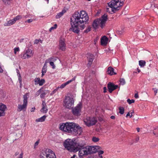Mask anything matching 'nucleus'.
<instances>
[{
    "instance_id": "1",
    "label": "nucleus",
    "mask_w": 158,
    "mask_h": 158,
    "mask_svg": "<svg viewBox=\"0 0 158 158\" xmlns=\"http://www.w3.org/2000/svg\"><path fill=\"white\" fill-rule=\"evenodd\" d=\"M89 20L87 14L83 10L80 12H75L70 19L71 25L70 29L74 33L79 34L80 31L78 25Z\"/></svg>"
},
{
    "instance_id": "2",
    "label": "nucleus",
    "mask_w": 158,
    "mask_h": 158,
    "mask_svg": "<svg viewBox=\"0 0 158 158\" xmlns=\"http://www.w3.org/2000/svg\"><path fill=\"white\" fill-rule=\"evenodd\" d=\"M59 129L65 132L73 134L80 135L82 131L81 127L76 123L67 122L60 125Z\"/></svg>"
},
{
    "instance_id": "3",
    "label": "nucleus",
    "mask_w": 158,
    "mask_h": 158,
    "mask_svg": "<svg viewBox=\"0 0 158 158\" xmlns=\"http://www.w3.org/2000/svg\"><path fill=\"white\" fill-rule=\"evenodd\" d=\"M100 148V147L98 146H85L83 149L80 152L79 158H83L84 156L96 153L97 152V150Z\"/></svg>"
},
{
    "instance_id": "4",
    "label": "nucleus",
    "mask_w": 158,
    "mask_h": 158,
    "mask_svg": "<svg viewBox=\"0 0 158 158\" xmlns=\"http://www.w3.org/2000/svg\"><path fill=\"white\" fill-rule=\"evenodd\" d=\"M125 0H113L108 3L109 7L111 8L112 11L113 13L116 12L118 11L122 6Z\"/></svg>"
},
{
    "instance_id": "5",
    "label": "nucleus",
    "mask_w": 158,
    "mask_h": 158,
    "mask_svg": "<svg viewBox=\"0 0 158 158\" xmlns=\"http://www.w3.org/2000/svg\"><path fill=\"white\" fill-rule=\"evenodd\" d=\"M108 16L106 14H104L101 17V18L98 19L94 20L92 24V26L95 29H97L98 26L102 28L105 26V24L107 20Z\"/></svg>"
},
{
    "instance_id": "6",
    "label": "nucleus",
    "mask_w": 158,
    "mask_h": 158,
    "mask_svg": "<svg viewBox=\"0 0 158 158\" xmlns=\"http://www.w3.org/2000/svg\"><path fill=\"white\" fill-rule=\"evenodd\" d=\"M40 156V158H56L53 152L49 149L43 150Z\"/></svg>"
},
{
    "instance_id": "7",
    "label": "nucleus",
    "mask_w": 158,
    "mask_h": 158,
    "mask_svg": "<svg viewBox=\"0 0 158 158\" xmlns=\"http://www.w3.org/2000/svg\"><path fill=\"white\" fill-rule=\"evenodd\" d=\"M85 143L82 141L74 142L73 152H75L78 151V156L79 157L80 151L83 149L85 146Z\"/></svg>"
},
{
    "instance_id": "8",
    "label": "nucleus",
    "mask_w": 158,
    "mask_h": 158,
    "mask_svg": "<svg viewBox=\"0 0 158 158\" xmlns=\"http://www.w3.org/2000/svg\"><path fill=\"white\" fill-rule=\"evenodd\" d=\"M64 106L68 109L72 108L74 105V100L73 98L69 96L65 97L64 100Z\"/></svg>"
},
{
    "instance_id": "9",
    "label": "nucleus",
    "mask_w": 158,
    "mask_h": 158,
    "mask_svg": "<svg viewBox=\"0 0 158 158\" xmlns=\"http://www.w3.org/2000/svg\"><path fill=\"white\" fill-rule=\"evenodd\" d=\"M28 94L26 93L23 96V102L22 105H18L17 110L19 112H20L23 110L25 111L27 108V103Z\"/></svg>"
},
{
    "instance_id": "10",
    "label": "nucleus",
    "mask_w": 158,
    "mask_h": 158,
    "mask_svg": "<svg viewBox=\"0 0 158 158\" xmlns=\"http://www.w3.org/2000/svg\"><path fill=\"white\" fill-rule=\"evenodd\" d=\"M97 119L94 117H87L84 120L85 124L88 127L95 125L97 122Z\"/></svg>"
},
{
    "instance_id": "11",
    "label": "nucleus",
    "mask_w": 158,
    "mask_h": 158,
    "mask_svg": "<svg viewBox=\"0 0 158 158\" xmlns=\"http://www.w3.org/2000/svg\"><path fill=\"white\" fill-rule=\"evenodd\" d=\"M74 142L70 139H66L64 143L65 148L68 150L73 152Z\"/></svg>"
},
{
    "instance_id": "12",
    "label": "nucleus",
    "mask_w": 158,
    "mask_h": 158,
    "mask_svg": "<svg viewBox=\"0 0 158 158\" xmlns=\"http://www.w3.org/2000/svg\"><path fill=\"white\" fill-rule=\"evenodd\" d=\"M33 55L32 51L30 49H28L25 50L23 54L20 55L21 57L23 59H28L31 57Z\"/></svg>"
},
{
    "instance_id": "13",
    "label": "nucleus",
    "mask_w": 158,
    "mask_h": 158,
    "mask_svg": "<svg viewBox=\"0 0 158 158\" xmlns=\"http://www.w3.org/2000/svg\"><path fill=\"white\" fill-rule=\"evenodd\" d=\"M81 104H78L74 108H72V112L73 114L75 116H78L81 115Z\"/></svg>"
},
{
    "instance_id": "14",
    "label": "nucleus",
    "mask_w": 158,
    "mask_h": 158,
    "mask_svg": "<svg viewBox=\"0 0 158 158\" xmlns=\"http://www.w3.org/2000/svg\"><path fill=\"white\" fill-rule=\"evenodd\" d=\"M118 87V85H115L112 83L109 82L107 84V88L110 93H111L113 91L117 89Z\"/></svg>"
},
{
    "instance_id": "15",
    "label": "nucleus",
    "mask_w": 158,
    "mask_h": 158,
    "mask_svg": "<svg viewBox=\"0 0 158 158\" xmlns=\"http://www.w3.org/2000/svg\"><path fill=\"white\" fill-rule=\"evenodd\" d=\"M59 43V49L62 51H64L66 48V44L64 39L61 38Z\"/></svg>"
},
{
    "instance_id": "16",
    "label": "nucleus",
    "mask_w": 158,
    "mask_h": 158,
    "mask_svg": "<svg viewBox=\"0 0 158 158\" xmlns=\"http://www.w3.org/2000/svg\"><path fill=\"white\" fill-rule=\"evenodd\" d=\"M6 109V105L2 103H0V117L5 115V111Z\"/></svg>"
},
{
    "instance_id": "17",
    "label": "nucleus",
    "mask_w": 158,
    "mask_h": 158,
    "mask_svg": "<svg viewBox=\"0 0 158 158\" xmlns=\"http://www.w3.org/2000/svg\"><path fill=\"white\" fill-rule=\"evenodd\" d=\"M87 57L88 59V63L87 64V66L88 67H89L92 64L94 59V56L93 54H88Z\"/></svg>"
},
{
    "instance_id": "18",
    "label": "nucleus",
    "mask_w": 158,
    "mask_h": 158,
    "mask_svg": "<svg viewBox=\"0 0 158 158\" xmlns=\"http://www.w3.org/2000/svg\"><path fill=\"white\" fill-rule=\"evenodd\" d=\"M34 81L35 85L39 84L40 86L43 85L45 82L44 79H42L40 80V79L39 78H36Z\"/></svg>"
},
{
    "instance_id": "19",
    "label": "nucleus",
    "mask_w": 158,
    "mask_h": 158,
    "mask_svg": "<svg viewBox=\"0 0 158 158\" xmlns=\"http://www.w3.org/2000/svg\"><path fill=\"white\" fill-rule=\"evenodd\" d=\"M42 108L40 110L41 112L46 113L48 111L47 107L45 102L44 101H43L42 104Z\"/></svg>"
},
{
    "instance_id": "20",
    "label": "nucleus",
    "mask_w": 158,
    "mask_h": 158,
    "mask_svg": "<svg viewBox=\"0 0 158 158\" xmlns=\"http://www.w3.org/2000/svg\"><path fill=\"white\" fill-rule=\"evenodd\" d=\"M108 40V38L106 36H104L101 39V43L102 45H106Z\"/></svg>"
},
{
    "instance_id": "21",
    "label": "nucleus",
    "mask_w": 158,
    "mask_h": 158,
    "mask_svg": "<svg viewBox=\"0 0 158 158\" xmlns=\"http://www.w3.org/2000/svg\"><path fill=\"white\" fill-rule=\"evenodd\" d=\"M107 73L110 75H115L116 73L114 71V69L111 67H109L108 68L107 71Z\"/></svg>"
},
{
    "instance_id": "22",
    "label": "nucleus",
    "mask_w": 158,
    "mask_h": 158,
    "mask_svg": "<svg viewBox=\"0 0 158 158\" xmlns=\"http://www.w3.org/2000/svg\"><path fill=\"white\" fill-rule=\"evenodd\" d=\"M56 60V59L54 58L51 57L48 58L47 60L45 61L43 68H47V64L48 62V61H55Z\"/></svg>"
},
{
    "instance_id": "23",
    "label": "nucleus",
    "mask_w": 158,
    "mask_h": 158,
    "mask_svg": "<svg viewBox=\"0 0 158 158\" xmlns=\"http://www.w3.org/2000/svg\"><path fill=\"white\" fill-rule=\"evenodd\" d=\"M66 11L65 10H63L61 12L57 14L56 15V19H59L61 17L63 14L66 12Z\"/></svg>"
},
{
    "instance_id": "24",
    "label": "nucleus",
    "mask_w": 158,
    "mask_h": 158,
    "mask_svg": "<svg viewBox=\"0 0 158 158\" xmlns=\"http://www.w3.org/2000/svg\"><path fill=\"white\" fill-rule=\"evenodd\" d=\"M46 117V116L45 115H44L39 118L36 119L35 122H43L45 121Z\"/></svg>"
},
{
    "instance_id": "25",
    "label": "nucleus",
    "mask_w": 158,
    "mask_h": 158,
    "mask_svg": "<svg viewBox=\"0 0 158 158\" xmlns=\"http://www.w3.org/2000/svg\"><path fill=\"white\" fill-rule=\"evenodd\" d=\"M15 21L14 19H11L9 20L7 23H6V26H10L11 25H13L15 23Z\"/></svg>"
},
{
    "instance_id": "26",
    "label": "nucleus",
    "mask_w": 158,
    "mask_h": 158,
    "mask_svg": "<svg viewBox=\"0 0 158 158\" xmlns=\"http://www.w3.org/2000/svg\"><path fill=\"white\" fill-rule=\"evenodd\" d=\"M13 0H2L3 3L6 5H10Z\"/></svg>"
},
{
    "instance_id": "27",
    "label": "nucleus",
    "mask_w": 158,
    "mask_h": 158,
    "mask_svg": "<svg viewBox=\"0 0 158 158\" xmlns=\"http://www.w3.org/2000/svg\"><path fill=\"white\" fill-rule=\"evenodd\" d=\"M139 65L141 67H143L145 65L146 62L144 60H140L139 61Z\"/></svg>"
},
{
    "instance_id": "28",
    "label": "nucleus",
    "mask_w": 158,
    "mask_h": 158,
    "mask_svg": "<svg viewBox=\"0 0 158 158\" xmlns=\"http://www.w3.org/2000/svg\"><path fill=\"white\" fill-rule=\"evenodd\" d=\"M75 80V78H73L72 79H71L70 80H69V81H67L65 82L64 83V85L65 86H66V85L69 84L70 83H71L73 81H74Z\"/></svg>"
},
{
    "instance_id": "29",
    "label": "nucleus",
    "mask_w": 158,
    "mask_h": 158,
    "mask_svg": "<svg viewBox=\"0 0 158 158\" xmlns=\"http://www.w3.org/2000/svg\"><path fill=\"white\" fill-rule=\"evenodd\" d=\"M22 18V17L21 15H18L17 16H16L13 19H14V20H15V22H16V21L17 20H19L20 19H21Z\"/></svg>"
},
{
    "instance_id": "30",
    "label": "nucleus",
    "mask_w": 158,
    "mask_h": 158,
    "mask_svg": "<svg viewBox=\"0 0 158 158\" xmlns=\"http://www.w3.org/2000/svg\"><path fill=\"white\" fill-rule=\"evenodd\" d=\"M119 109V113L121 114H123L124 113V108L123 107H120Z\"/></svg>"
},
{
    "instance_id": "31",
    "label": "nucleus",
    "mask_w": 158,
    "mask_h": 158,
    "mask_svg": "<svg viewBox=\"0 0 158 158\" xmlns=\"http://www.w3.org/2000/svg\"><path fill=\"white\" fill-rule=\"evenodd\" d=\"M99 138L96 137H93L92 138V140L95 142H97L99 141Z\"/></svg>"
},
{
    "instance_id": "32",
    "label": "nucleus",
    "mask_w": 158,
    "mask_h": 158,
    "mask_svg": "<svg viewBox=\"0 0 158 158\" xmlns=\"http://www.w3.org/2000/svg\"><path fill=\"white\" fill-rule=\"evenodd\" d=\"M120 84L122 85H124L125 83V79L123 78H121L120 80Z\"/></svg>"
},
{
    "instance_id": "33",
    "label": "nucleus",
    "mask_w": 158,
    "mask_h": 158,
    "mask_svg": "<svg viewBox=\"0 0 158 158\" xmlns=\"http://www.w3.org/2000/svg\"><path fill=\"white\" fill-rule=\"evenodd\" d=\"M127 102L130 104H131L132 103H134L135 102V100L133 99L130 100V99H128L127 100Z\"/></svg>"
},
{
    "instance_id": "34",
    "label": "nucleus",
    "mask_w": 158,
    "mask_h": 158,
    "mask_svg": "<svg viewBox=\"0 0 158 158\" xmlns=\"http://www.w3.org/2000/svg\"><path fill=\"white\" fill-rule=\"evenodd\" d=\"M18 80L20 85H21V83L22 82V79L21 76L20 74H19V75H18Z\"/></svg>"
},
{
    "instance_id": "35",
    "label": "nucleus",
    "mask_w": 158,
    "mask_h": 158,
    "mask_svg": "<svg viewBox=\"0 0 158 158\" xmlns=\"http://www.w3.org/2000/svg\"><path fill=\"white\" fill-rule=\"evenodd\" d=\"M42 88H40L39 90H38L36 93L35 95V96H38L41 92V90Z\"/></svg>"
},
{
    "instance_id": "36",
    "label": "nucleus",
    "mask_w": 158,
    "mask_h": 158,
    "mask_svg": "<svg viewBox=\"0 0 158 158\" xmlns=\"http://www.w3.org/2000/svg\"><path fill=\"white\" fill-rule=\"evenodd\" d=\"M91 30V27L89 26L84 31V32L85 33H87Z\"/></svg>"
},
{
    "instance_id": "37",
    "label": "nucleus",
    "mask_w": 158,
    "mask_h": 158,
    "mask_svg": "<svg viewBox=\"0 0 158 158\" xmlns=\"http://www.w3.org/2000/svg\"><path fill=\"white\" fill-rule=\"evenodd\" d=\"M59 88V87H58L55 89H54L52 92L50 94V95H52L56 93V92L58 90V89Z\"/></svg>"
},
{
    "instance_id": "38",
    "label": "nucleus",
    "mask_w": 158,
    "mask_h": 158,
    "mask_svg": "<svg viewBox=\"0 0 158 158\" xmlns=\"http://www.w3.org/2000/svg\"><path fill=\"white\" fill-rule=\"evenodd\" d=\"M52 61H48V62H49L50 65L52 66V69H54L55 68V66L53 62Z\"/></svg>"
},
{
    "instance_id": "39",
    "label": "nucleus",
    "mask_w": 158,
    "mask_h": 158,
    "mask_svg": "<svg viewBox=\"0 0 158 158\" xmlns=\"http://www.w3.org/2000/svg\"><path fill=\"white\" fill-rule=\"evenodd\" d=\"M19 47L15 48L14 49V53L16 54L17 52H19Z\"/></svg>"
},
{
    "instance_id": "40",
    "label": "nucleus",
    "mask_w": 158,
    "mask_h": 158,
    "mask_svg": "<svg viewBox=\"0 0 158 158\" xmlns=\"http://www.w3.org/2000/svg\"><path fill=\"white\" fill-rule=\"evenodd\" d=\"M46 93L44 92L42 93L40 95V97L41 98H42L45 97V96L46 95Z\"/></svg>"
},
{
    "instance_id": "41",
    "label": "nucleus",
    "mask_w": 158,
    "mask_h": 158,
    "mask_svg": "<svg viewBox=\"0 0 158 158\" xmlns=\"http://www.w3.org/2000/svg\"><path fill=\"white\" fill-rule=\"evenodd\" d=\"M97 152H98V155H102L104 153V151L102 150L99 151L97 150Z\"/></svg>"
},
{
    "instance_id": "42",
    "label": "nucleus",
    "mask_w": 158,
    "mask_h": 158,
    "mask_svg": "<svg viewBox=\"0 0 158 158\" xmlns=\"http://www.w3.org/2000/svg\"><path fill=\"white\" fill-rule=\"evenodd\" d=\"M47 68H43L42 69V72H43V73H46L47 72Z\"/></svg>"
},
{
    "instance_id": "43",
    "label": "nucleus",
    "mask_w": 158,
    "mask_h": 158,
    "mask_svg": "<svg viewBox=\"0 0 158 158\" xmlns=\"http://www.w3.org/2000/svg\"><path fill=\"white\" fill-rule=\"evenodd\" d=\"M33 21V20L32 19H28L27 20L25 21V23L28 22V23H31Z\"/></svg>"
},
{
    "instance_id": "44",
    "label": "nucleus",
    "mask_w": 158,
    "mask_h": 158,
    "mask_svg": "<svg viewBox=\"0 0 158 158\" xmlns=\"http://www.w3.org/2000/svg\"><path fill=\"white\" fill-rule=\"evenodd\" d=\"M128 116H129L130 117V118H131L132 117V113H131V114H130L129 112H128L127 114V115L126 116V117H128Z\"/></svg>"
},
{
    "instance_id": "45",
    "label": "nucleus",
    "mask_w": 158,
    "mask_h": 158,
    "mask_svg": "<svg viewBox=\"0 0 158 158\" xmlns=\"http://www.w3.org/2000/svg\"><path fill=\"white\" fill-rule=\"evenodd\" d=\"M152 89L154 90V92L155 93V95H156L157 93L158 89L156 88H153Z\"/></svg>"
},
{
    "instance_id": "46",
    "label": "nucleus",
    "mask_w": 158,
    "mask_h": 158,
    "mask_svg": "<svg viewBox=\"0 0 158 158\" xmlns=\"http://www.w3.org/2000/svg\"><path fill=\"white\" fill-rule=\"evenodd\" d=\"M39 143V140H38V141H37L36 142H35V143L34 144V147L35 148V147H36L38 145Z\"/></svg>"
},
{
    "instance_id": "47",
    "label": "nucleus",
    "mask_w": 158,
    "mask_h": 158,
    "mask_svg": "<svg viewBox=\"0 0 158 158\" xmlns=\"http://www.w3.org/2000/svg\"><path fill=\"white\" fill-rule=\"evenodd\" d=\"M80 27L81 28V29L82 30L85 28V26L84 24H82L80 26Z\"/></svg>"
},
{
    "instance_id": "48",
    "label": "nucleus",
    "mask_w": 158,
    "mask_h": 158,
    "mask_svg": "<svg viewBox=\"0 0 158 158\" xmlns=\"http://www.w3.org/2000/svg\"><path fill=\"white\" fill-rule=\"evenodd\" d=\"M134 97L136 98H139V95H138V94L137 93L135 94V95H134Z\"/></svg>"
},
{
    "instance_id": "49",
    "label": "nucleus",
    "mask_w": 158,
    "mask_h": 158,
    "mask_svg": "<svg viewBox=\"0 0 158 158\" xmlns=\"http://www.w3.org/2000/svg\"><path fill=\"white\" fill-rule=\"evenodd\" d=\"M65 86L64 85V84H62L59 87V88L61 89H63L64 88Z\"/></svg>"
},
{
    "instance_id": "50",
    "label": "nucleus",
    "mask_w": 158,
    "mask_h": 158,
    "mask_svg": "<svg viewBox=\"0 0 158 158\" xmlns=\"http://www.w3.org/2000/svg\"><path fill=\"white\" fill-rule=\"evenodd\" d=\"M39 40H37V39L35 40L34 41V44H38L39 43Z\"/></svg>"
},
{
    "instance_id": "51",
    "label": "nucleus",
    "mask_w": 158,
    "mask_h": 158,
    "mask_svg": "<svg viewBox=\"0 0 158 158\" xmlns=\"http://www.w3.org/2000/svg\"><path fill=\"white\" fill-rule=\"evenodd\" d=\"M35 107H32L31 108V112H34L35 110Z\"/></svg>"
},
{
    "instance_id": "52",
    "label": "nucleus",
    "mask_w": 158,
    "mask_h": 158,
    "mask_svg": "<svg viewBox=\"0 0 158 158\" xmlns=\"http://www.w3.org/2000/svg\"><path fill=\"white\" fill-rule=\"evenodd\" d=\"M106 90H107V89H106V87H104V88H103L104 93H106Z\"/></svg>"
},
{
    "instance_id": "53",
    "label": "nucleus",
    "mask_w": 158,
    "mask_h": 158,
    "mask_svg": "<svg viewBox=\"0 0 158 158\" xmlns=\"http://www.w3.org/2000/svg\"><path fill=\"white\" fill-rule=\"evenodd\" d=\"M18 158H23V153H22L20 154Z\"/></svg>"
},
{
    "instance_id": "54",
    "label": "nucleus",
    "mask_w": 158,
    "mask_h": 158,
    "mask_svg": "<svg viewBox=\"0 0 158 158\" xmlns=\"http://www.w3.org/2000/svg\"><path fill=\"white\" fill-rule=\"evenodd\" d=\"M139 140V137H137L135 139V142H137Z\"/></svg>"
},
{
    "instance_id": "55",
    "label": "nucleus",
    "mask_w": 158,
    "mask_h": 158,
    "mask_svg": "<svg viewBox=\"0 0 158 158\" xmlns=\"http://www.w3.org/2000/svg\"><path fill=\"white\" fill-rule=\"evenodd\" d=\"M16 72H17V73L19 75V74H20V72L18 69H16Z\"/></svg>"
},
{
    "instance_id": "56",
    "label": "nucleus",
    "mask_w": 158,
    "mask_h": 158,
    "mask_svg": "<svg viewBox=\"0 0 158 158\" xmlns=\"http://www.w3.org/2000/svg\"><path fill=\"white\" fill-rule=\"evenodd\" d=\"M55 29L54 28V27H51L50 28V29H49V31H51L52 30H53Z\"/></svg>"
},
{
    "instance_id": "57",
    "label": "nucleus",
    "mask_w": 158,
    "mask_h": 158,
    "mask_svg": "<svg viewBox=\"0 0 158 158\" xmlns=\"http://www.w3.org/2000/svg\"><path fill=\"white\" fill-rule=\"evenodd\" d=\"M110 118L112 119H114L115 118V117L114 116H111L110 117Z\"/></svg>"
},
{
    "instance_id": "58",
    "label": "nucleus",
    "mask_w": 158,
    "mask_h": 158,
    "mask_svg": "<svg viewBox=\"0 0 158 158\" xmlns=\"http://www.w3.org/2000/svg\"><path fill=\"white\" fill-rule=\"evenodd\" d=\"M53 27L55 28V29H56L57 27V25L56 24H55Z\"/></svg>"
},
{
    "instance_id": "59",
    "label": "nucleus",
    "mask_w": 158,
    "mask_h": 158,
    "mask_svg": "<svg viewBox=\"0 0 158 158\" xmlns=\"http://www.w3.org/2000/svg\"><path fill=\"white\" fill-rule=\"evenodd\" d=\"M3 72V69H2L1 67L0 66V73H1Z\"/></svg>"
},
{
    "instance_id": "60",
    "label": "nucleus",
    "mask_w": 158,
    "mask_h": 158,
    "mask_svg": "<svg viewBox=\"0 0 158 158\" xmlns=\"http://www.w3.org/2000/svg\"><path fill=\"white\" fill-rule=\"evenodd\" d=\"M117 33L118 34H121L122 33V32L120 31H117Z\"/></svg>"
},
{
    "instance_id": "61",
    "label": "nucleus",
    "mask_w": 158,
    "mask_h": 158,
    "mask_svg": "<svg viewBox=\"0 0 158 158\" xmlns=\"http://www.w3.org/2000/svg\"><path fill=\"white\" fill-rule=\"evenodd\" d=\"M109 8H108V7H106V11L107 12H108L109 13H110V11H109Z\"/></svg>"
},
{
    "instance_id": "62",
    "label": "nucleus",
    "mask_w": 158,
    "mask_h": 158,
    "mask_svg": "<svg viewBox=\"0 0 158 158\" xmlns=\"http://www.w3.org/2000/svg\"><path fill=\"white\" fill-rule=\"evenodd\" d=\"M19 152H16L15 154V156H16L17 155H18L19 154Z\"/></svg>"
},
{
    "instance_id": "63",
    "label": "nucleus",
    "mask_w": 158,
    "mask_h": 158,
    "mask_svg": "<svg viewBox=\"0 0 158 158\" xmlns=\"http://www.w3.org/2000/svg\"><path fill=\"white\" fill-rule=\"evenodd\" d=\"M98 156L100 158H103V156H102V155H98Z\"/></svg>"
},
{
    "instance_id": "64",
    "label": "nucleus",
    "mask_w": 158,
    "mask_h": 158,
    "mask_svg": "<svg viewBox=\"0 0 158 158\" xmlns=\"http://www.w3.org/2000/svg\"><path fill=\"white\" fill-rule=\"evenodd\" d=\"M76 156V155H74L73 156L71 157V158H75V157Z\"/></svg>"
}]
</instances>
